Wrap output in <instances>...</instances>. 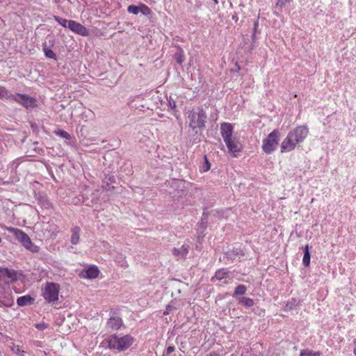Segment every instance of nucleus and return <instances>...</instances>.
Returning <instances> with one entry per match:
<instances>
[{"instance_id":"f257e3e1","label":"nucleus","mask_w":356,"mask_h":356,"mask_svg":"<svg viewBox=\"0 0 356 356\" xmlns=\"http://www.w3.org/2000/svg\"><path fill=\"white\" fill-rule=\"evenodd\" d=\"M308 133V128L305 125L298 126L291 130L281 143V152H289L293 150L297 145L305 140Z\"/></svg>"},{"instance_id":"f03ea898","label":"nucleus","mask_w":356,"mask_h":356,"mask_svg":"<svg viewBox=\"0 0 356 356\" xmlns=\"http://www.w3.org/2000/svg\"><path fill=\"white\" fill-rule=\"evenodd\" d=\"M110 349H115L118 351H124L128 349L134 343V338L129 334L118 337L116 334L111 335L106 340Z\"/></svg>"},{"instance_id":"7ed1b4c3","label":"nucleus","mask_w":356,"mask_h":356,"mask_svg":"<svg viewBox=\"0 0 356 356\" xmlns=\"http://www.w3.org/2000/svg\"><path fill=\"white\" fill-rule=\"evenodd\" d=\"M186 119L189 127L193 130L202 129L205 127L207 115L202 108L198 107L190 111Z\"/></svg>"},{"instance_id":"20e7f679","label":"nucleus","mask_w":356,"mask_h":356,"mask_svg":"<svg viewBox=\"0 0 356 356\" xmlns=\"http://www.w3.org/2000/svg\"><path fill=\"white\" fill-rule=\"evenodd\" d=\"M6 230L13 234L26 249L32 252L39 251V248L32 243L29 236L22 230L15 227H6Z\"/></svg>"},{"instance_id":"39448f33","label":"nucleus","mask_w":356,"mask_h":356,"mask_svg":"<svg viewBox=\"0 0 356 356\" xmlns=\"http://www.w3.org/2000/svg\"><path fill=\"white\" fill-rule=\"evenodd\" d=\"M10 100L20 104L28 111H32L38 106L37 99L26 94H12Z\"/></svg>"},{"instance_id":"423d86ee","label":"nucleus","mask_w":356,"mask_h":356,"mask_svg":"<svg viewBox=\"0 0 356 356\" xmlns=\"http://www.w3.org/2000/svg\"><path fill=\"white\" fill-rule=\"evenodd\" d=\"M280 133L277 129L273 130L268 134L266 138L263 140L262 149L266 154H270L277 147Z\"/></svg>"},{"instance_id":"0eeeda50","label":"nucleus","mask_w":356,"mask_h":356,"mask_svg":"<svg viewBox=\"0 0 356 356\" xmlns=\"http://www.w3.org/2000/svg\"><path fill=\"white\" fill-rule=\"evenodd\" d=\"M60 286L54 282H47L42 291V297L49 303H54L58 300Z\"/></svg>"},{"instance_id":"6e6552de","label":"nucleus","mask_w":356,"mask_h":356,"mask_svg":"<svg viewBox=\"0 0 356 356\" xmlns=\"http://www.w3.org/2000/svg\"><path fill=\"white\" fill-rule=\"evenodd\" d=\"M224 142L226 144L229 152L234 156H236V153L241 152L242 149V145L236 137H233L230 138V140Z\"/></svg>"},{"instance_id":"1a4fd4ad","label":"nucleus","mask_w":356,"mask_h":356,"mask_svg":"<svg viewBox=\"0 0 356 356\" xmlns=\"http://www.w3.org/2000/svg\"><path fill=\"white\" fill-rule=\"evenodd\" d=\"M17 279V274L14 270L0 268V281L9 283Z\"/></svg>"},{"instance_id":"9d476101","label":"nucleus","mask_w":356,"mask_h":356,"mask_svg":"<svg viewBox=\"0 0 356 356\" xmlns=\"http://www.w3.org/2000/svg\"><path fill=\"white\" fill-rule=\"evenodd\" d=\"M234 127L231 123L222 122L220 124V134L223 140H230L233 138Z\"/></svg>"},{"instance_id":"9b49d317","label":"nucleus","mask_w":356,"mask_h":356,"mask_svg":"<svg viewBox=\"0 0 356 356\" xmlns=\"http://www.w3.org/2000/svg\"><path fill=\"white\" fill-rule=\"evenodd\" d=\"M68 28L72 31L82 36H88L89 35V31L86 27L74 20H72L71 22H70V26Z\"/></svg>"},{"instance_id":"f8f14e48","label":"nucleus","mask_w":356,"mask_h":356,"mask_svg":"<svg viewBox=\"0 0 356 356\" xmlns=\"http://www.w3.org/2000/svg\"><path fill=\"white\" fill-rule=\"evenodd\" d=\"M127 11L134 15H137L139 13H142L144 15H148L150 13V9L148 6L141 4L140 6L130 5L127 8Z\"/></svg>"},{"instance_id":"ddd939ff","label":"nucleus","mask_w":356,"mask_h":356,"mask_svg":"<svg viewBox=\"0 0 356 356\" xmlns=\"http://www.w3.org/2000/svg\"><path fill=\"white\" fill-rule=\"evenodd\" d=\"M122 325V320L120 317H111L106 323V327L112 331L118 330Z\"/></svg>"},{"instance_id":"4468645a","label":"nucleus","mask_w":356,"mask_h":356,"mask_svg":"<svg viewBox=\"0 0 356 356\" xmlns=\"http://www.w3.org/2000/svg\"><path fill=\"white\" fill-rule=\"evenodd\" d=\"M173 254L178 258H182L185 257L188 252V246L183 245L179 248H174L172 250Z\"/></svg>"},{"instance_id":"2eb2a0df","label":"nucleus","mask_w":356,"mask_h":356,"mask_svg":"<svg viewBox=\"0 0 356 356\" xmlns=\"http://www.w3.org/2000/svg\"><path fill=\"white\" fill-rule=\"evenodd\" d=\"M99 270L97 267L95 266H92L86 270L85 277L89 279H93L96 278L99 275Z\"/></svg>"},{"instance_id":"dca6fc26","label":"nucleus","mask_w":356,"mask_h":356,"mask_svg":"<svg viewBox=\"0 0 356 356\" xmlns=\"http://www.w3.org/2000/svg\"><path fill=\"white\" fill-rule=\"evenodd\" d=\"M81 231L80 227H75L72 229L71 243L73 245H76L79 241V232Z\"/></svg>"},{"instance_id":"f3484780","label":"nucleus","mask_w":356,"mask_h":356,"mask_svg":"<svg viewBox=\"0 0 356 356\" xmlns=\"http://www.w3.org/2000/svg\"><path fill=\"white\" fill-rule=\"evenodd\" d=\"M33 299L30 296H24L19 297L17 300V303L19 306H26L31 304Z\"/></svg>"},{"instance_id":"a211bd4d","label":"nucleus","mask_w":356,"mask_h":356,"mask_svg":"<svg viewBox=\"0 0 356 356\" xmlns=\"http://www.w3.org/2000/svg\"><path fill=\"white\" fill-rule=\"evenodd\" d=\"M142 99L140 96L134 97L129 99L128 104L131 108L137 109L139 107L138 103H140Z\"/></svg>"},{"instance_id":"6ab92c4d","label":"nucleus","mask_w":356,"mask_h":356,"mask_svg":"<svg viewBox=\"0 0 356 356\" xmlns=\"http://www.w3.org/2000/svg\"><path fill=\"white\" fill-rule=\"evenodd\" d=\"M238 302L239 304H241L246 307H251L254 304V302L252 298H246V297L238 298Z\"/></svg>"},{"instance_id":"aec40b11","label":"nucleus","mask_w":356,"mask_h":356,"mask_svg":"<svg viewBox=\"0 0 356 356\" xmlns=\"http://www.w3.org/2000/svg\"><path fill=\"white\" fill-rule=\"evenodd\" d=\"M12 93L5 87L0 86V99L2 100H10Z\"/></svg>"},{"instance_id":"412c9836","label":"nucleus","mask_w":356,"mask_h":356,"mask_svg":"<svg viewBox=\"0 0 356 356\" xmlns=\"http://www.w3.org/2000/svg\"><path fill=\"white\" fill-rule=\"evenodd\" d=\"M310 253L309 251L308 245H306L304 248V256L302 259V263L305 266H309L310 264Z\"/></svg>"},{"instance_id":"4be33fe9","label":"nucleus","mask_w":356,"mask_h":356,"mask_svg":"<svg viewBox=\"0 0 356 356\" xmlns=\"http://www.w3.org/2000/svg\"><path fill=\"white\" fill-rule=\"evenodd\" d=\"M175 59L179 65H181L184 63L185 60L184 52L181 49H179L177 52L175 54Z\"/></svg>"},{"instance_id":"5701e85b","label":"nucleus","mask_w":356,"mask_h":356,"mask_svg":"<svg viewBox=\"0 0 356 356\" xmlns=\"http://www.w3.org/2000/svg\"><path fill=\"white\" fill-rule=\"evenodd\" d=\"M247 291V288L245 286L243 285V284H239L238 285L235 289H234V293L233 294V297H235V296L236 295H243Z\"/></svg>"},{"instance_id":"b1692460","label":"nucleus","mask_w":356,"mask_h":356,"mask_svg":"<svg viewBox=\"0 0 356 356\" xmlns=\"http://www.w3.org/2000/svg\"><path fill=\"white\" fill-rule=\"evenodd\" d=\"M43 51L44 53V55L49 58H51V59H54V60H56V54L51 50L49 48H48L46 44L44 45L43 47Z\"/></svg>"},{"instance_id":"393cba45","label":"nucleus","mask_w":356,"mask_h":356,"mask_svg":"<svg viewBox=\"0 0 356 356\" xmlns=\"http://www.w3.org/2000/svg\"><path fill=\"white\" fill-rule=\"evenodd\" d=\"M229 271L223 268L216 272L215 277L217 280H221L227 277Z\"/></svg>"},{"instance_id":"a878e982","label":"nucleus","mask_w":356,"mask_h":356,"mask_svg":"<svg viewBox=\"0 0 356 356\" xmlns=\"http://www.w3.org/2000/svg\"><path fill=\"white\" fill-rule=\"evenodd\" d=\"M54 19L59 23L61 26L63 27H69L70 22H71L72 20H67L66 19L62 18L58 16H54Z\"/></svg>"},{"instance_id":"bb28decb","label":"nucleus","mask_w":356,"mask_h":356,"mask_svg":"<svg viewBox=\"0 0 356 356\" xmlns=\"http://www.w3.org/2000/svg\"><path fill=\"white\" fill-rule=\"evenodd\" d=\"M204 162L200 168V171L205 172H207L211 168V163H209L207 156H204Z\"/></svg>"},{"instance_id":"cd10ccee","label":"nucleus","mask_w":356,"mask_h":356,"mask_svg":"<svg viewBox=\"0 0 356 356\" xmlns=\"http://www.w3.org/2000/svg\"><path fill=\"white\" fill-rule=\"evenodd\" d=\"M226 254H227L228 258H230L232 259H234L236 255H243L244 254L242 252L241 250L238 251V250H233L227 252Z\"/></svg>"},{"instance_id":"c85d7f7f","label":"nucleus","mask_w":356,"mask_h":356,"mask_svg":"<svg viewBox=\"0 0 356 356\" xmlns=\"http://www.w3.org/2000/svg\"><path fill=\"white\" fill-rule=\"evenodd\" d=\"M300 356H321L319 352H313L309 350H303L300 352Z\"/></svg>"},{"instance_id":"c756f323","label":"nucleus","mask_w":356,"mask_h":356,"mask_svg":"<svg viewBox=\"0 0 356 356\" xmlns=\"http://www.w3.org/2000/svg\"><path fill=\"white\" fill-rule=\"evenodd\" d=\"M168 102V106L169 107L175 111H177V104H176V100L173 98V97L170 95L169 97L167 98Z\"/></svg>"},{"instance_id":"7c9ffc66","label":"nucleus","mask_w":356,"mask_h":356,"mask_svg":"<svg viewBox=\"0 0 356 356\" xmlns=\"http://www.w3.org/2000/svg\"><path fill=\"white\" fill-rule=\"evenodd\" d=\"M56 134L65 139H70V135L64 130L56 131Z\"/></svg>"},{"instance_id":"2f4dec72","label":"nucleus","mask_w":356,"mask_h":356,"mask_svg":"<svg viewBox=\"0 0 356 356\" xmlns=\"http://www.w3.org/2000/svg\"><path fill=\"white\" fill-rule=\"evenodd\" d=\"M19 164H20L19 159H17L13 161L10 164V168H11L12 170H15L18 168Z\"/></svg>"},{"instance_id":"473e14b6","label":"nucleus","mask_w":356,"mask_h":356,"mask_svg":"<svg viewBox=\"0 0 356 356\" xmlns=\"http://www.w3.org/2000/svg\"><path fill=\"white\" fill-rule=\"evenodd\" d=\"M289 1V0H277V1L276 3V7L282 8Z\"/></svg>"},{"instance_id":"72a5a7b5","label":"nucleus","mask_w":356,"mask_h":356,"mask_svg":"<svg viewBox=\"0 0 356 356\" xmlns=\"http://www.w3.org/2000/svg\"><path fill=\"white\" fill-rule=\"evenodd\" d=\"M173 309V307L171 306V305H168L165 309V311L163 312V315L166 316V315H168L170 314V312Z\"/></svg>"},{"instance_id":"f704fd0d","label":"nucleus","mask_w":356,"mask_h":356,"mask_svg":"<svg viewBox=\"0 0 356 356\" xmlns=\"http://www.w3.org/2000/svg\"><path fill=\"white\" fill-rule=\"evenodd\" d=\"M175 351L174 346H168L165 350V354L166 356L169 355L170 353Z\"/></svg>"},{"instance_id":"c9c22d12","label":"nucleus","mask_w":356,"mask_h":356,"mask_svg":"<svg viewBox=\"0 0 356 356\" xmlns=\"http://www.w3.org/2000/svg\"><path fill=\"white\" fill-rule=\"evenodd\" d=\"M36 328L40 330H45L47 327V325L45 323H39L35 325Z\"/></svg>"},{"instance_id":"e433bc0d","label":"nucleus","mask_w":356,"mask_h":356,"mask_svg":"<svg viewBox=\"0 0 356 356\" xmlns=\"http://www.w3.org/2000/svg\"><path fill=\"white\" fill-rule=\"evenodd\" d=\"M207 356H219V355L216 352H211Z\"/></svg>"},{"instance_id":"4c0bfd02","label":"nucleus","mask_w":356,"mask_h":356,"mask_svg":"<svg viewBox=\"0 0 356 356\" xmlns=\"http://www.w3.org/2000/svg\"><path fill=\"white\" fill-rule=\"evenodd\" d=\"M257 26H258V22H256L254 23V31H256Z\"/></svg>"},{"instance_id":"58836bf2","label":"nucleus","mask_w":356,"mask_h":356,"mask_svg":"<svg viewBox=\"0 0 356 356\" xmlns=\"http://www.w3.org/2000/svg\"><path fill=\"white\" fill-rule=\"evenodd\" d=\"M214 1V3L215 4H218V0H213Z\"/></svg>"},{"instance_id":"ea45409f","label":"nucleus","mask_w":356,"mask_h":356,"mask_svg":"<svg viewBox=\"0 0 356 356\" xmlns=\"http://www.w3.org/2000/svg\"><path fill=\"white\" fill-rule=\"evenodd\" d=\"M292 301L293 302L294 304L296 302V300L295 299H293Z\"/></svg>"},{"instance_id":"a19ab883","label":"nucleus","mask_w":356,"mask_h":356,"mask_svg":"<svg viewBox=\"0 0 356 356\" xmlns=\"http://www.w3.org/2000/svg\"><path fill=\"white\" fill-rule=\"evenodd\" d=\"M120 258H122V261H124V258H123L122 255H121Z\"/></svg>"},{"instance_id":"79ce46f5","label":"nucleus","mask_w":356,"mask_h":356,"mask_svg":"<svg viewBox=\"0 0 356 356\" xmlns=\"http://www.w3.org/2000/svg\"><path fill=\"white\" fill-rule=\"evenodd\" d=\"M354 352H355V353L356 354V348L355 349V351H354Z\"/></svg>"}]
</instances>
